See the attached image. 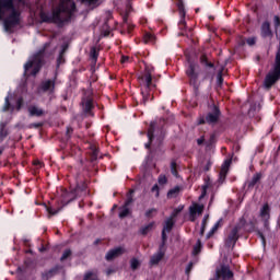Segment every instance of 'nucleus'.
<instances>
[{"instance_id":"nucleus-1","label":"nucleus","mask_w":280,"mask_h":280,"mask_svg":"<svg viewBox=\"0 0 280 280\" xmlns=\"http://www.w3.org/2000/svg\"><path fill=\"white\" fill-rule=\"evenodd\" d=\"M270 220V206L265 203L261 206L258 217L255 219L250 212H245L238 220V224L234 225L228 233L225 240V246L231 248L235 246L237 240H240V233L243 231H255L257 224H264L265 229H268V222Z\"/></svg>"},{"instance_id":"nucleus-2","label":"nucleus","mask_w":280,"mask_h":280,"mask_svg":"<svg viewBox=\"0 0 280 280\" xmlns=\"http://www.w3.org/2000/svg\"><path fill=\"white\" fill-rule=\"evenodd\" d=\"M5 12H11L3 21L4 31L12 34L16 25H21V11L16 10L14 0H0V21Z\"/></svg>"},{"instance_id":"nucleus-3","label":"nucleus","mask_w":280,"mask_h":280,"mask_svg":"<svg viewBox=\"0 0 280 280\" xmlns=\"http://www.w3.org/2000/svg\"><path fill=\"white\" fill-rule=\"evenodd\" d=\"M51 47V42H47L44 46L33 55L32 59L28 60L24 65V74L25 75H38L40 73V69H43V65H45V58H47L48 48Z\"/></svg>"},{"instance_id":"nucleus-4","label":"nucleus","mask_w":280,"mask_h":280,"mask_svg":"<svg viewBox=\"0 0 280 280\" xmlns=\"http://www.w3.org/2000/svg\"><path fill=\"white\" fill-rule=\"evenodd\" d=\"M279 80H280V39H279L278 51L276 54L275 66H273V69L270 70L265 77L264 89H266V91H270V89H272V86H275V84L278 83Z\"/></svg>"},{"instance_id":"nucleus-5","label":"nucleus","mask_w":280,"mask_h":280,"mask_svg":"<svg viewBox=\"0 0 280 280\" xmlns=\"http://www.w3.org/2000/svg\"><path fill=\"white\" fill-rule=\"evenodd\" d=\"M73 12H75V2H73V0H60L58 8L52 11V23H65L61 14H69V16H71Z\"/></svg>"},{"instance_id":"nucleus-6","label":"nucleus","mask_w":280,"mask_h":280,"mask_svg":"<svg viewBox=\"0 0 280 280\" xmlns=\"http://www.w3.org/2000/svg\"><path fill=\"white\" fill-rule=\"evenodd\" d=\"M196 69H198V63L189 60L185 72L188 78L189 85L192 86L195 96L198 97V95H200V72Z\"/></svg>"},{"instance_id":"nucleus-7","label":"nucleus","mask_w":280,"mask_h":280,"mask_svg":"<svg viewBox=\"0 0 280 280\" xmlns=\"http://www.w3.org/2000/svg\"><path fill=\"white\" fill-rule=\"evenodd\" d=\"M199 62L201 67H203V80H210L213 82V78H215V63L209 60L207 55H201L199 58Z\"/></svg>"},{"instance_id":"nucleus-8","label":"nucleus","mask_w":280,"mask_h":280,"mask_svg":"<svg viewBox=\"0 0 280 280\" xmlns=\"http://www.w3.org/2000/svg\"><path fill=\"white\" fill-rule=\"evenodd\" d=\"M183 209H184L183 206H178L177 208H175L171 214V218H168L165 221L164 229L162 231L163 244H165V241L167 240V236L165 235V233H170V231H172V228L174 226V218H176V215H178L180 211H183Z\"/></svg>"},{"instance_id":"nucleus-9","label":"nucleus","mask_w":280,"mask_h":280,"mask_svg":"<svg viewBox=\"0 0 280 280\" xmlns=\"http://www.w3.org/2000/svg\"><path fill=\"white\" fill-rule=\"evenodd\" d=\"M183 209H184L183 206H178L177 208H175L171 214V218H168L165 221L164 229L162 231L163 244H165V241L167 240V236L165 235V233H170V231H172V228L174 226V218H176V215H178L180 211H183Z\"/></svg>"},{"instance_id":"nucleus-10","label":"nucleus","mask_w":280,"mask_h":280,"mask_svg":"<svg viewBox=\"0 0 280 280\" xmlns=\"http://www.w3.org/2000/svg\"><path fill=\"white\" fill-rule=\"evenodd\" d=\"M222 183H224V177H218L217 180H214L213 178L211 177H207L205 179V185L202 186V192L201 195L199 196V200H202V198L205 196H207V189L209 188H213V187H220V185H222Z\"/></svg>"},{"instance_id":"nucleus-11","label":"nucleus","mask_w":280,"mask_h":280,"mask_svg":"<svg viewBox=\"0 0 280 280\" xmlns=\"http://www.w3.org/2000/svg\"><path fill=\"white\" fill-rule=\"evenodd\" d=\"M222 115V112L220 110V107L215 104L212 105V112H209L206 115V122L209 124L210 126L212 124H218L220 121V117Z\"/></svg>"},{"instance_id":"nucleus-12","label":"nucleus","mask_w":280,"mask_h":280,"mask_svg":"<svg viewBox=\"0 0 280 280\" xmlns=\"http://www.w3.org/2000/svg\"><path fill=\"white\" fill-rule=\"evenodd\" d=\"M203 211H205V205H199L197 202H194L189 207V220L191 222H195L197 218H200V215H202Z\"/></svg>"},{"instance_id":"nucleus-13","label":"nucleus","mask_w":280,"mask_h":280,"mask_svg":"<svg viewBox=\"0 0 280 280\" xmlns=\"http://www.w3.org/2000/svg\"><path fill=\"white\" fill-rule=\"evenodd\" d=\"M142 170L144 171L143 176H150L154 174V170H156V163H154V159L148 155L142 163Z\"/></svg>"},{"instance_id":"nucleus-14","label":"nucleus","mask_w":280,"mask_h":280,"mask_svg":"<svg viewBox=\"0 0 280 280\" xmlns=\"http://www.w3.org/2000/svg\"><path fill=\"white\" fill-rule=\"evenodd\" d=\"M56 80L57 77H55L54 79L42 81L39 85L40 91H43V93H54L56 91Z\"/></svg>"},{"instance_id":"nucleus-15","label":"nucleus","mask_w":280,"mask_h":280,"mask_svg":"<svg viewBox=\"0 0 280 280\" xmlns=\"http://www.w3.org/2000/svg\"><path fill=\"white\" fill-rule=\"evenodd\" d=\"M144 71V74L140 77L141 82H143V84H147V89H150V86H156L152 83V71H154V68H150V66L145 63Z\"/></svg>"},{"instance_id":"nucleus-16","label":"nucleus","mask_w":280,"mask_h":280,"mask_svg":"<svg viewBox=\"0 0 280 280\" xmlns=\"http://www.w3.org/2000/svg\"><path fill=\"white\" fill-rule=\"evenodd\" d=\"M154 132H156V122L152 121L147 132L149 141L144 144L145 150H150V148H152V141H154Z\"/></svg>"},{"instance_id":"nucleus-17","label":"nucleus","mask_w":280,"mask_h":280,"mask_svg":"<svg viewBox=\"0 0 280 280\" xmlns=\"http://www.w3.org/2000/svg\"><path fill=\"white\" fill-rule=\"evenodd\" d=\"M132 196V191L130 192ZM129 196L124 207L119 209V218H128L130 215V205H132V197Z\"/></svg>"},{"instance_id":"nucleus-18","label":"nucleus","mask_w":280,"mask_h":280,"mask_svg":"<svg viewBox=\"0 0 280 280\" xmlns=\"http://www.w3.org/2000/svg\"><path fill=\"white\" fill-rule=\"evenodd\" d=\"M260 36L262 38H272V30L270 28V22L265 21L260 27Z\"/></svg>"},{"instance_id":"nucleus-19","label":"nucleus","mask_w":280,"mask_h":280,"mask_svg":"<svg viewBox=\"0 0 280 280\" xmlns=\"http://www.w3.org/2000/svg\"><path fill=\"white\" fill-rule=\"evenodd\" d=\"M222 277L224 280L233 278V271L229 269V267H221L220 270H217L215 279H220Z\"/></svg>"},{"instance_id":"nucleus-20","label":"nucleus","mask_w":280,"mask_h":280,"mask_svg":"<svg viewBox=\"0 0 280 280\" xmlns=\"http://www.w3.org/2000/svg\"><path fill=\"white\" fill-rule=\"evenodd\" d=\"M82 104L84 114L90 115V117H93V108H95V105H93V98L89 97L85 100V102H82Z\"/></svg>"},{"instance_id":"nucleus-21","label":"nucleus","mask_w":280,"mask_h":280,"mask_svg":"<svg viewBox=\"0 0 280 280\" xmlns=\"http://www.w3.org/2000/svg\"><path fill=\"white\" fill-rule=\"evenodd\" d=\"M124 253H125L124 247H116V248L109 250L106 254L105 258L107 259V261H110V260L115 259L116 257H119V255H124Z\"/></svg>"},{"instance_id":"nucleus-22","label":"nucleus","mask_w":280,"mask_h":280,"mask_svg":"<svg viewBox=\"0 0 280 280\" xmlns=\"http://www.w3.org/2000/svg\"><path fill=\"white\" fill-rule=\"evenodd\" d=\"M28 115L30 117H43V115H45V110L36 105H31L28 107Z\"/></svg>"},{"instance_id":"nucleus-23","label":"nucleus","mask_w":280,"mask_h":280,"mask_svg":"<svg viewBox=\"0 0 280 280\" xmlns=\"http://www.w3.org/2000/svg\"><path fill=\"white\" fill-rule=\"evenodd\" d=\"M231 163H233V160L231 159H228L223 162L219 176H226V174H229V170H231Z\"/></svg>"},{"instance_id":"nucleus-24","label":"nucleus","mask_w":280,"mask_h":280,"mask_svg":"<svg viewBox=\"0 0 280 280\" xmlns=\"http://www.w3.org/2000/svg\"><path fill=\"white\" fill-rule=\"evenodd\" d=\"M156 86H149L148 88V85L147 84H144V89L143 90H141V95H142V100H143V102H142V104H148V102H149V100H150V91L152 90V89H155Z\"/></svg>"},{"instance_id":"nucleus-25","label":"nucleus","mask_w":280,"mask_h":280,"mask_svg":"<svg viewBox=\"0 0 280 280\" xmlns=\"http://www.w3.org/2000/svg\"><path fill=\"white\" fill-rule=\"evenodd\" d=\"M165 253L160 249L155 255H153L151 257L150 264L151 266H156V264H159V261H161V259H163Z\"/></svg>"},{"instance_id":"nucleus-26","label":"nucleus","mask_w":280,"mask_h":280,"mask_svg":"<svg viewBox=\"0 0 280 280\" xmlns=\"http://www.w3.org/2000/svg\"><path fill=\"white\" fill-rule=\"evenodd\" d=\"M90 58L93 65H97V58H100V49H97V47L93 46L90 49Z\"/></svg>"},{"instance_id":"nucleus-27","label":"nucleus","mask_w":280,"mask_h":280,"mask_svg":"<svg viewBox=\"0 0 280 280\" xmlns=\"http://www.w3.org/2000/svg\"><path fill=\"white\" fill-rule=\"evenodd\" d=\"M86 189V184H78L74 190L69 195V198H73V196H80Z\"/></svg>"},{"instance_id":"nucleus-28","label":"nucleus","mask_w":280,"mask_h":280,"mask_svg":"<svg viewBox=\"0 0 280 280\" xmlns=\"http://www.w3.org/2000/svg\"><path fill=\"white\" fill-rule=\"evenodd\" d=\"M67 51V46H63L62 49L59 52V56L57 58V68H60V65H65V52Z\"/></svg>"},{"instance_id":"nucleus-29","label":"nucleus","mask_w":280,"mask_h":280,"mask_svg":"<svg viewBox=\"0 0 280 280\" xmlns=\"http://www.w3.org/2000/svg\"><path fill=\"white\" fill-rule=\"evenodd\" d=\"M5 137H8V130L5 129V125H1L0 127V143H2L5 139ZM3 154V149H0V155Z\"/></svg>"},{"instance_id":"nucleus-30","label":"nucleus","mask_w":280,"mask_h":280,"mask_svg":"<svg viewBox=\"0 0 280 280\" xmlns=\"http://www.w3.org/2000/svg\"><path fill=\"white\" fill-rule=\"evenodd\" d=\"M186 15H187V11H185V7H184V15L180 14V12H179L180 20H179V23H178V27L182 31L185 30V27H187V22L185 21Z\"/></svg>"},{"instance_id":"nucleus-31","label":"nucleus","mask_w":280,"mask_h":280,"mask_svg":"<svg viewBox=\"0 0 280 280\" xmlns=\"http://www.w3.org/2000/svg\"><path fill=\"white\" fill-rule=\"evenodd\" d=\"M223 84H224V77H223L222 70H220L217 74V86H219V89H222Z\"/></svg>"},{"instance_id":"nucleus-32","label":"nucleus","mask_w":280,"mask_h":280,"mask_svg":"<svg viewBox=\"0 0 280 280\" xmlns=\"http://www.w3.org/2000/svg\"><path fill=\"white\" fill-rule=\"evenodd\" d=\"M91 150H92L91 161L93 163V161H95L97 159V156H100V149H97V147H95V145H92Z\"/></svg>"},{"instance_id":"nucleus-33","label":"nucleus","mask_w":280,"mask_h":280,"mask_svg":"<svg viewBox=\"0 0 280 280\" xmlns=\"http://www.w3.org/2000/svg\"><path fill=\"white\" fill-rule=\"evenodd\" d=\"M176 7L182 16H185V3L183 0H176Z\"/></svg>"},{"instance_id":"nucleus-34","label":"nucleus","mask_w":280,"mask_h":280,"mask_svg":"<svg viewBox=\"0 0 280 280\" xmlns=\"http://www.w3.org/2000/svg\"><path fill=\"white\" fill-rule=\"evenodd\" d=\"M171 173L174 176H178V164L176 163V160H172L171 162Z\"/></svg>"},{"instance_id":"nucleus-35","label":"nucleus","mask_w":280,"mask_h":280,"mask_svg":"<svg viewBox=\"0 0 280 280\" xmlns=\"http://www.w3.org/2000/svg\"><path fill=\"white\" fill-rule=\"evenodd\" d=\"M180 192V187H175L167 192V198H176Z\"/></svg>"},{"instance_id":"nucleus-36","label":"nucleus","mask_w":280,"mask_h":280,"mask_svg":"<svg viewBox=\"0 0 280 280\" xmlns=\"http://www.w3.org/2000/svg\"><path fill=\"white\" fill-rule=\"evenodd\" d=\"M40 19H42L43 23H54L52 19H51V15H49L45 12L40 13Z\"/></svg>"},{"instance_id":"nucleus-37","label":"nucleus","mask_w":280,"mask_h":280,"mask_svg":"<svg viewBox=\"0 0 280 280\" xmlns=\"http://www.w3.org/2000/svg\"><path fill=\"white\" fill-rule=\"evenodd\" d=\"M12 108V104L10 103V96L4 98V106L2 108L3 113H8Z\"/></svg>"},{"instance_id":"nucleus-38","label":"nucleus","mask_w":280,"mask_h":280,"mask_svg":"<svg viewBox=\"0 0 280 280\" xmlns=\"http://www.w3.org/2000/svg\"><path fill=\"white\" fill-rule=\"evenodd\" d=\"M201 248H202V243L200 242V240H198L194 246L192 255H198V253H200Z\"/></svg>"},{"instance_id":"nucleus-39","label":"nucleus","mask_w":280,"mask_h":280,"mask_svg":"<svg viewBox=\"0 0 280 280\" xmlns=\"http://www.w3.org/2000/svg\"><path fill=\"white\" fill-rule=\"evenodd\" d=\"M84 280H98L97 273L89 271L88 273H85Z\"/></svg>"},{"instance_id":"nucleus-40","label":"nucleus","mask_w":280,"mask_h":280,"mask_svg":"<svg viewBox=\"0 0 280 280\" xmlns=\"http://www.w3.org/2000/svg\"><path fill=\"white\" fill-rule=\"evenodd\" d=\"M218 229H220V221H218L213 226L212 229L210 230V232L207 234V237H211L215 231H218Z\"/></svg>"},{"instance_id":"nucleus-41","label":"nucleus","mask_w":280,"mask_h":280,"mask_svg":"<svg viewBox=\"0 0 280 280\" xmlns=\"http://www.w3.org/2000/svg\"><path fill=\"white\" fill-rule=\"evenodd\" d=\"M130 266L132 270H137V268L141 266V262L137 258H132L130 261Z\"/></svg>"},{"instance_id":"nucleus-42","label":"nucleus","mask_w":280,"mask_h":280,"mask_svg":"<svg viewBox=\"0 0 280 280\" xmlns=\"http://www.w3.org/2000/svg\"><path fill=\"white\" fill-rule=\"evenodd\" d=\"M165 139V130L163 128L160 129V137L156 138V141L159 142V145L163 143V140Z\"/></svg>"},{"instance_id":"nucleus-43","label":"nucleus","mask_w":280,"mask_h":280,"mask_svg":"<svg viewBox=\"0 0 280 280\" xmlns=\"http://www.w3.org/2000/svg\"><path fill=\"white\" fill-rule=\"evenodd\" d=\"M154 229V223H150L147 226L142 228L141 233L142 235L148 234L149 231H152Z\"/></svg>"},{"instance_id":"nucleus-44","label":"nucleus","mask_w":280,"mask_h":280,"mask_svg":"<svg viewBox=\"0 0 280 280\" xmlns=\"http://www.w3.org/2000/svg\"><path fill=\"white\" fill-rule=\"evenodd\" d=\"M208 220H209V215H206V217L202 219L200 235H205V226H207V221H208Z\"/></svg>"},{"instance_id":"nucleus-45","label":"nucleus","mask_w":280,"mask_h":280,"mask_svg":"<svg viewBox=\"0 0 280 280\" xmlns=\"http://www.w3.org/2000/svg\"><path fill=\"white\" fill-rule=\"evenodd\" d=\"M154 39H155L154 35H152L150 33H147L144 35V43H154Z\"/></svg>"},{"instance_id":"nucleus-46","label":"nucleus","mask_w":280,"mask_h":280,"mask_svg":"<svg viewBox=\"0 0 280 280\" xmlns=\"http://www.w3.org/2000/svg\"><path fill=\"white\" fill-rule=\"evenodd\" d=\"M211 165H213V163L208 160L207 163L201 167V172H209V170H211Z\"/></svg>"},{"instance_id":"nucleus-47","label":"nucleus","mask_w":280,"mask_h":280,"mask_svg":"<svg viewBox=\"0 0 280 280\" xmlns=\"http://www.w3.org/2000/svg\"><path fill=\"white\" fill-rule=\"evenodd\" d=\"M71 257V249H66L61 256V261L69 259Z\"/></svg>"},{"instance_id":"nucleus-48","label":"nucleus","mask_w":280,"mask_h":280,"mask_svg":"<svg viewBox=\"0 0 280 280\" xmlns=\"http://www.w3.org/2000/svg\"><path fill=\"white\" fill-rule=\"evenodd\" d=\"M246 43H247V45H248L249 47H253V46L256 45V43H257V37H248V38L246 39Z\"/></svg>"},{"instance_id":"nucleus-49","label":"nucleus","mask_w":280,"mask_h":280,"mask_svg":"<svg viewBox=\"0 0 280 280\" xmlns=\"http://www.w3.org/2000/svg\"><path fill=\"white\" fill-rule=\"evenodd\" d=\"M71 135H73V128L68 127L67 131H66V139H67V141H69V139H71Z\"/></svg>"},{"instance_id":"nucleus-50","label":"nucleus","mask_w":280,"mask_h":280,"mask_svg":"<svg viewBox=\"0 0 280 280\" xmlns=\"http://www.w3.org/2000/svg\"><path fill=\"white\" fill-rule=\"evenodd\" d=\"M83 3H88V5H97L100 0H82Z\"/></svg>"},{"instance_id":"nucleus-51","label":"nucleus","mask_w":280,"mask_h":280,"mask_svg":"<svg viewBox=\"0 0 280 280\" xmlns=\"http://www.w3.org/2000/svg\"><path fill=\"white\" fill-rule=\"evenodd\" d=\"M21 108H23V97H20L16 101V110H21Z\"/></svg>"},{"instance_id":"nucleus-52","label":"nucleus","mask_w":280,"mask_h":280,"mask_svg":"<svg viewBox=\"0 0 280 280\" xmlns=\"http://www.w3.org/2000/svg\"><path fill=\"white\" fill-rule=\"evenodd\" d=\"M30 128H35V129L43 128V122H33L30 125Z\"/></svg>"},{"instance_id":"nucleus-53","label":"nucleus","mask_w":280,"mask_h":280,"mask_svg":"<svg viewBox=\"0 0 280 280\" xmlns=\"http://www.w3.org/2000/svg\"><path fill=\"white\" fill-rule=\"evenodd\" d=\"M153 194H155V198H159V185H154L151 189Z\"/></svg>"},{"instance_id":"nucleus-54","label":"nucleus","mask_w":280,"mask_h":280,"mask_svg":"<svg viewBox=\"0 0 280 280\" xmlns=\"http://www.w3.org/2000/svg\"><path fill=\"white\" fill-rule=\"evenodd\" d=\"M257 180H259V177H254L252 182L248 184V187H255V185L257 184Z\"/></svg>"},{"instance_id":"nucleus-55","label":"nucleus","mask_w":280,"mask_h":280,"mask_svg":"<svg viewBox=\"0 0 280 280\" xmlns=\"http://www.w3.org/2000/svg\"><path fill=\"white\" fill-rule=\"evenodd\" d=\"M121 65L126 63V62H130V57L128 56H122L120 59Z\"/></svg>"},{"instance_id":"nucleus-56","label":"nucleus","mask_w":280,"mask_h":280,"mask_svg":"<svg viewBox=\"0 0 280 280\" xmlns=\"http://www.w3.org/2000/svg\"><path fill=\"white\" fill-rule=\"evenodd\" d=\"M167 183V177L163 176L159 178V185H165Z\"/></svg>"},{"instance_id":"nucleus-57","label":"nucleus","mask_w":280,"mask_h":280,"mask_svg":"<svg viewBox=\"0 0 280 280\" xmlns=\"http://www.w3.org/2000/svg\"><path fill=\"white\" fill-rule=\"evenodd\" d=\"M59 210H54V208H47V212L50 214V215H56V213H58Z\"/></svg>"},{"instance_id":"nucleus-58","label":"nucleus","mask_w":280,"mask_h":280,"mask_svg":"<svg viewBox=\"0 0 280 280\" xmlns=\"http://www.w3.org/2000/svg\"><path fill=\"white\" fill-rule=\"evenodd\" d=\"M33 165H34L35 167H43V162H42V161H38V160H35V161L33 162Z\"/></svg>"},{"instance_id":"nucleus-59","label":"nucleus","mask_w":280,"mask_h":280,"mask_svg":"<svg viewBox=\"0 0 280 280\" xmlns=\"http://www.w3.org/2000/svg\"><path fill=\"white\" fill-rule=\"evenodd\" d=\"M203 124H207V117H201V118H199L198 125H199V126H202Z\"/></svg>"},{"instance_id":"nucleus-60","label":"nucleus","mask_w":280,"mask_h":280,"mask_svg":"<svg viewBox=\"0 0 280 280\" xmlns=\"http://www.w3.org/2000/svg\"><path fill=\"white\" fill-rule=\"evenodd\" d=\"M191 268H194V264L189 262V265L186 268V275H189V272H191Z\"/></svg>"},{"instance_id":"nucleus-61","label":"nucleus","mask_w":280,"mask_h":280,"mask_svg":"<svg viewBox=\"0 0 280 280\" xmlns=\"http://www.w3.org/2000/svg\"><path fill=\"white\" fill-rule=\"evenodd\" d=\"M258 237H260L264 246L266 245V237H264V234L261 232H258Z\"/></svg>"},{"instance_id":"nucleus-62","label":"nucleus","mask_w":280,"mask_h":280,"mask_svg":"<svg viewBox=\"0 0 280 280\" xmlns=\"http://www.w3.org/2000/svg\"><path fill=\"white\" fill-rule=\"evenodd\" d=\"M151 213H156V209H151V210L147 211V217L150 218Z\"/></svg>"},{"instance_id":"nucleus-63","label":"nucleus","mask_w":280,"mask_h":280,"mask_svg":"<svg viewBox=\"0 0 280 280\" xmlns=\"http://www.w3.org/2000/svg\"><path fill=\"white\" fill-rule=\"evenodd\" d=\"M198 145H202L205 143V138H199L197 140Z\"/></svg>"},{"instance_id":"nucleus-64","label":"nucleus","mask_w":280,"mask_h":280,"mask_svg":"<svg viewBox=\"0 0 280 280\" xmlns=\"http://www.w3.org/2000/svg\"><path fill=\"white\" fill-rule=\"evenodd\" d=\"M132 30H135V26L133 25H128V32L130 33V32H132Z\"/></svg>"}]
</instances>
